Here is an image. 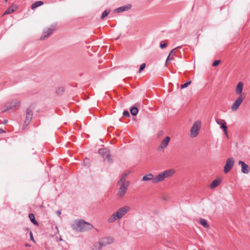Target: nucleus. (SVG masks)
Returning a JSON list of instances; mask_svg holds the SVG:
<instances>
[{
    "label": "nucleus",
    "instance_id": "f257e3e1",
    "mask_svg": "<svg viewBox=\"0 0 250 250\" xmlns=\"http://www.w3.org/2000/svg\"><path fill=\"white\" fill-rule=\"evenodd\" d=\"M72 229L78 232H83L92 229L93 225L88 222H85L83 219L77 220L72 224Z\"/></svg>",
    "mask_w": 250,
    "mask_h": 250
},
{
    "label": "nucleus",
    "instance_id": "f03ea898",
    "mask_svg": "<svg viewBox=\"0 0 250 250\" xmlns=\"http://www.w3.org/2000/svg\"><path fill=\"white\" fill-rule=\"evenodd\" d=\"M130 209V207L128 206H125L122 207L115 213L112 214L108 219L109 223H113L118 219H121Z\"/></svg>",
    "mask_w": 250,
    "mask_h": 250
},
{
    "label": "nucleus",
    "instance_id": "7ed1b4c3",
    "mask_svg": "<svg viewBox=\"0 0 250 250\" xmlns=\"http://www.w3.org/2000/svg\"><path fill=\"white\" fill-rule=\"evenodd\" d=\"M114 239L112 237H105L102 238L98 242L93 246V250H100L103 247L112 244Z\"/></svg>",
    "mask_w": 250,
    "mask_h": 250
},
{
    "label": "nucleus",
    "instance_id": "20e7f679",
    "mask_svg": "<svg viewBox=\"0 0 250 250\" xmlns=\"http://www.w3.org/2000/svg\"><path fill=\"white\" fill-rule=\"evenodd\" d=\"M120 184L121 185V187L118 192V196L120 197H122L125 194L127 188L130 184V182H120L119 185Z\"/></svg>",
    "mask_w": 250,
    "mask_h": 250
},
{
    "label": "nucleus",
    "instance_id": "39448f33",
    "mask_svg": "<svg viewBox=\"0 0 250 250\" xmlns=\"http://www.w3.org/2000/svg\"><path fill=\"white\" fill-rule=\"evenodd\" d=\"M201 126V123L199 121L195 122L190 129V136L192 138L196 137L198 133Z\"/></svg>",
    "mask_w": 250,
    "mask_h": 250
},
{
    "label": "nucleus",
    "instance_id": "423d86ee",
    "mask_svg": "<svg viewBox=\"0 0 250 250\" xmlns=\"http://www.w3.org/2000/svg\"><path fill=\"white\" fill-rule=\"evenodd\" d=\"M98 153L102 156L104 160H107L108 162H111L110 158V153L109 150L106 148H101L99 149Z\"/></svg>",
    "mask_w": 250,
    "mask_h": 250
},
{
    "label": "nucleus",
    "instance_id": "0eeeda50",
    "mask_svg": "<svg viewBox=\"0 0 250 250\" xmlns=\"http://www.w3.org/2000/svg\"><path fill=\"white\" fill-rule=\"evenodd\" d=\"M234 164V159L232 157L228 158L226 161V163L224 166V172L227 173L232 168Z\"/></svg>",
    "mask_w": 250,
    "mask_h": 250
},
{
    "label": "nucleus",
    "instance_id": "6e6552de",
    "mask_svg": "<svg viewBox=\"0 0 250 250\" xmlns=\"http://www.w3.org/2000/svg\"><path fill=\"white\" fill-rule=\"evenodd\" d=\"M33 118V111L29 108H27L26 110L25 120L23 124V126L27 127L30 124Z\"/></svg>",
    "mask_w": 250,
    "mask_h": 250
},
{
    "label": "nucleus",
    "instance_id": "1a4fd4ad",
    "mask_svg": "<svg viewBox=\"0 0 250 250\" xmlns=\"http://www.w3.org/2000/svg\"><path fill=\"white\" fill-rule=\"evenodd\" d=\"M54 30L55 26L51 25L49 28H47L46 30H44L43 31L42 35L40 38V40L41 41H42L49 37L53 33Z\"/></svg>",
    "mask_w": 250,
    "mask_h": 250
},
{
    "label": "nucleus",
    "instance_id": "9d476101",
    "mask_svg": "<svg viewBox=\"0 0 250 250\" xmlns=\"http://www.w3.org/2000/svg\"><path fill=\"white\" fill-rule=\"evenodd\" d=\"M245 97L243 96V95H240L239 97L235 100L233 104L231 106V109L233 111H236L242 103Z\"/></svg>",
    "mask_w": 250,
    "mask_h": 250
},
{
    "label": "nucleus",
    "instance_id": "9b49d317",
    "mask_svg": "<svg viewBox=\"0 0 250 250\" xmlns=\"http://www.w3.org/2000/svg\"><path fill=\"white\" fill-rule=\"evenodd\" d=\"M19 104L20 102L18 100H13L11 102L7 103L5 105L6 108L3 110V112H6L9 109L16 107L17 106L19 105Z\"/></svg>",
    "mask_w": 250,
    "mask_h": 250
},
{
    "label": "nucleus",
    "instance_id": "f8f14e48",
    "mask_svg": "<svg viewBox=\"0 0 250 250\" xmlns=\"http://www.w3.org/2000/svg\"><path fill=\"white\" fill-rule=\"evenodd\" d=\"M170 138L168 136H167L161 143L160 146L158 147V150H160L161 149H163L167 147L168 146L169 142L170 141Z\"/></svg>",
    "mask_w": 250,
    "mask_h": 250
},
{
    "label": "nucleus",
    "instance_id": "ddd939ff",
    "mask_svg": "<svg viewBox=\"0 0 250 250\" xmlns=\"http://www.w3.org/2000/svg\"><path fill=\"white\" fill-rule=\"evenodd\" d=\"M238 164L241 166V171L243 173L247 174L250 172L249 166L243 161H239Z\"/></svg>",
    "mask_w": 250,
    "mask_h": 250
},
{
    "label": "nucleus",
    "instance_id": "4468645a",
    "mask_svg": "<svg viewBox=\"0 0 250 250\" xmlns=\"http://www.w3.org/2000/svg\"><path fill=\"white\" fill-rule=\"evenodd\" d=\"M174 172L175 170L174 169H169L164 171L163 172H162V174L163 175V177L165 179V178H167L172 176L173 174L174 173Z\"/></svg>",
    "mask_w": 250,
    "mask_h": 250
},
{
    "label": "nucleus",
    "instance_id": "2eb2a0df",
    "mask_svg": "<svg viewBox=\"0 0 250 250\" xmlns=\"http://www.w3.org/2000/svg\"><path fill=\"white\" fill-rule=\"evenodd\" d=\"M243 83L241 82H240L238 83L237 84L236 88V94L237 95H242V92L243 90Z\"/></svg>",
    "mask_w": 250,
    "mask_h": 250
},
{
    "label": "nucleus",
    "instance_id": "dca6fc26",
    "mask_svg": "<svg viewBox=\"0 0 250 250\" xmlns=\"http://www.w3.org/2000/svg\"><path fill=\"white\" fill-rule=\"evenodd\" d=\"M164 180V178L163 177L162 173L159 174L157 176L154 177L153 179V183L156 184Z\"/></svg>",
    "mask_w": 250,
    "mask_h": 250
},
{
    "label": "nucleus",
    "instance_id": "f3484780",
    "mask_svg": "<svg viewBox=\"0 0 250 250\" xmlns=\"http://www.w3.org/2000/svg\"><path fill=\"white\" fill-rule=\"evenodd\" d=\"M131 8V5H128L126 6H121L117 8L115 11L117 13H121L124 11H127Z\"/></svg>",
    "mask_w": 250,
    "mask_h": 250
},
{
    "label": "nucleus",
    "instance_id": "a211bd4d",
    "mask_svg": "<svg viewBox=\"0 0 250 250\" xmlns=\"http://www.w3.org/2000/svg\"><path fill=\"white\" fill-rule=\"evenodd\" d=\"M153 179H154L153 175L152 173H149L144 176L142 178V181H146L151 180L153 182Z\"/></svg>",
    "mask_w": 250,
    "mask_h": 250
},
{
    "label": "nucleus",
    "instance_id": "6ab92c4d",
    "mask_svg": "<svg viewBox=\"0 0 250 250\" xmlns=\"http://www.w3.org/2000/svg\"><path fill=\"white\" fill-rule=\"evenodd\" d=\"M17 7L16 6H11L10 7H9L5 11V12L3 14V15H7V14H11V13H13L15 10L16 9H17Z\"/></svg>",
    "mask_w": 250,
    "mask_h": 250
},
{
    "label": "nucleus",
    "instance_id": "aec40b11",
    "mask_svg": "<svg viewBox=\"0 0 250 250\" xmlns=\"http://www.w3.org/2000/svg\"><path fill=\"white\" fill-rule=\"evenodd\" d=\"M221 180L219 179L214 180L210 185V188L212 189L214 188L219 185L220 183Z\"/></svg>",
    "mask_w": 250,
    "mask_h": 250
},
{
    "label": "nucleus",
    "instance_id": "412c9836",
    "mask_svg": "<svg viewBox=\"0 0 250 250\" xmlns=\"http://www.w3.org/2000/svg\"><path fill=\"white\" fill-rule=\"evenodd\" d=\"M29 218L31 222L33 224H34L35 225H36L37 226H39V224H38V222L36 220L35 217V215H34V214L31 213H30L29 214Z\"/></svg>",
    "mask_w": 250,
    "mask_h": 250
},
{
    "label": "nucleus",
    "instance_id": "4be33fe9",
    "mask_svg": "<svg viewBox=\"0 0 250 250\" xmlns=\"http://www.w3.org/2000/svg\"><path fill=\"white\" fill-rule=\"evenodd\" d=\"M43 4V2L42 1H36L32 4L31 8L32 9H34L36 8L37 7H38V6L42 5Z\"/></svg>",
    "mask_w": 250,
    "mask_h": 250
},
{
    "label": "nucleus",
    "instance_id": "5701e85b",
    "mask_svg": "<svg viewBox=\"0 0 250 250\" xmlns=\"http://www.w3.org/2000/svg\"><path fill=\"white\" fill-rule=\"evenodd\" d=\"M130 112L133 116H136L138 113V109L136 106H132L130 109Z\"/></svg>",
    "mask_w": 250,
    "mask_h": 250
},
{
    "label": "nucleus",
    "instance_id": "b1692460",
    "mask_svg": "<svg viewBox=\"0 0 250 250\" xmlns=\"http://www.w3.org/2000/svg\"><path fill=\"white\" fill-rule=\"evenodd\" d=\"M128 174V173H125L122 176V177L121 178V179L119 180V181L117 183V185H119L120 182H129V181L126 180V178L127 177Z\"/></svg>",
    "mask_w": 250,
    "mask_h": 250
},
{
    "label": "nucleus",
    "instance_id": "393cba45",
    "mask_svg": "<svg viewBox=\"0 0 250 250\" xmlns=\"http://www.w3.org/2000/svg\"><path fill=\"white\" fill-rule=\"evenodd\" d=\"M200 223L205 228H208L209 227L207 221L204 219H201L200 220Z\"/></svg>",
    "mask_w": 250,
    "mask_h": 250
},
{
    "label": "nucleus",
    "instance_id": "a878e982",
    "mask_svg": "<svg viewBox=\"0 0 250 250\" xmlns=\"http://www.w3.org/2000/svg\"><path fill=\"white\" fill-rule=\"evenodd\" d=\"M64 91V88L63 87H59L56 89V92L59 95H61L63 94Z\"/></svg>",
    "mask_w": 250,
    "mask_h": 250
},
{
    "label": "nucleus",
    "instance_id": "bb28decb",
    "mask_svg": "<svg viewBox=\"0 0 250 250\" xmlns=\"http://www.w3.org/2000/svg\"><path fill=\"white\" fill-rule=\"evenodd\" d=\"M110 10H106L103 12L101 16V19H104L105 17H106L109 13Z\"/></svg>",
    "mask_w": 250,
    "mask_h": 250
},
{
    "label": "nucleus",
    "instance_id": "cd10ccee",
    "mask_svg": "<svg viewBox=\"0 0 250 250\" xmlns=\"http://www.w3.org/2000/svg\"><path fill=\"white\" fill-rule=\"evenodd\" d=\"M191 83V81H188V82H187V83H185L183 84H182L181 85V89H184V88H186L187 87H188L189 84H190Z\"/></svg>",
    "mask_w": 250,
    "mask_h": 250
},
{
    "label": "nucleus",
    "instance_id": "c85d7f7f",
    "mask_svg": "<svg viewBox=\"0 0 250 250\" xmlns=\"http://www.w3.org/2000/svg\"><path fill=\"white\" fill-rule=\"evenodd\" d=\"M221 128L223 129L224 132H226V131L227 130V126L226 125V123L225 122H224V123L222 124V125H221Z\"/></svg>",
    "mask_w": 250,
    "mask_h": 250
},
{
    "label": "nucleus",
    "instance_id": "c756f323",
    "mask_svg": "<svg viewBox=\"0 0 250 250\" xmlns=\"http://www.w3.org/2000/svg\"><path fill=\"white\" fill-rule=\"evenodd\" d=\"M171 55H170L169 54L168 55V56H167V59L166 60V65H167V63L170 62L173 59V57H171Z\"/></svg>",
    "mask_w": 250,
    "mask_h": 250
},
{
    "label": "nucleus",
    "instance_id": "7c9ffc66",
    "mask_svg": "<svg viewBox=\"0 0 250 250\" xmlns=\"http://www.w3.org/2000/svg\"><path fill=\"white\" fill-rule=\"evenodd\" d=\"M145 67H146V64L145 63H142L141 65H140V69L139 70V71L138 72L139 73H141L142 72V71H143L145 68Z\"/></svg>",
    "mask_w": 250,
    "mask_h": 250
},
{
    "label": "nucleus",
    "instance_id": "2f4dec72",
    "mask_svg": "<svg viewBox=\"0 0 250 250\" xmlns=\"http://www.w3.org/2000/svg\"><path fill=\"white\" fill-rule=\"evenodd\" d=\"M123 115L125 117H129L130 116L129 113L128 111H124L123 112Z\"/></svg>",
    "mask_w": 250,
    "mask_h": 250
},
{
    "label": "nucleus",
    "instance_id": "473e14b6",
    "mask_svg": "<svg viewBox=\"0 0 250 250\" xmlns=\"http://www.w3.org/2000/svg\"><path fill=\"white\" fill-rule=\"evenodd\" d=\"M216 123L218 125H222V123H224V122H225L224 120L220 119H217L216 120Z\"/></svg>",
    "mask_w": 250,
    "mask_h": 250
},
{
    "label": "nucleus",
    "instance_id": "72a5a7b5",
    "mask_svg": "<svg viewBox=\"0 0 250 250\" xmlns=\"http://www.w3.org/2000/svg\"><path fill=\"white\" fill-rule=\"evenodd\" d=\"M220 62V60L215 61L212 64V66H216L219 64Z\"/></svg>",
    "mask_w": 250,
    "mask_h": 250
},
{
    "label": "nucleus",
    "instance_id": "f704fd0d",
    "mask_svg": "<svg viewBox=\"0 0 250 250\" xmlns=\"http://www.w3.org/2000/svg\"><path fill=\"white\" fill-rule=\"evenodd\" d=\"M167 46L166 43H162V42L160 43V47L162 49H164Z\"/></svg>",
    "mask_w": 250,
    "mask_h": 250
},
{
    "label": "nucleus",
    "instance_id": "c9c22d12",
    "mask_svg": "<svg viewBox=\"0 0 250 250\" xmlns=\"http://www.w3.org/2000/svg\"><path fill=\"white\" fill-rule=\"evenodd\" d=\"M29 235H30V238L31 240H32V241L35 242V241L34 240V237H33V233H32V231H30Z\"/></svg>",
    "mask_w": 250,
    "mask_h": 250
},
{
    "label": "nucleus",
    "instance_id": "e433bc0d",
    "mask_svg": "<svg viewBox=\"0 0 250 250\" xmlns=\"http://www.w3.org/2000/svg\"><path fill=\"white\" fill-rule=\"evenodd\" d=\"M56 213H57V215H58V216H60V215H61V211H60V210H57V211H56Z\"/></svg>",
    "mask_w": 250,
    "mask_h": 250
},
{
    "label": "nucleus",
    "instance_id": "4c0bfd02",
    "mask_svg": "<svg viewBox=\"0 0 250 250\" xmlns=\"http://www.w3.org/2000/svg\"><path fill=\"white\" fill-rule=\"evenodd\" d=\"M175 49H172V50L170 52V53H169V54L170 55H172V54H173V51H174V50Z\"/></svg>",
    "mask_w": 250,
    "mask_h": 250
},
{
    "label": "nucleus",
    "instance_id": "58836bf2",
    "mask_svg": "<svg viewBox=\"0 0 250 250\" xmlns=\"http://www.w3.org/2000/svg\"><path fill=\"white\" fill-rule=\"evenodd\" d=\"M25 247H30L31 245L30 244L27 243V244H25Z\"/></svg>",
    "mask_w": 250,
    "mask_h": 250
},
{
    "label": "nucleus",
    "instance_id": "ea45409f",
    "mask_svg": "<svg viewBox=\"0 0 250 250\" xmlns=\"http://www.w3.org/2000/svg\"><path fill=\"white\" fill-rule=\"evenodd\" d=\"M4 132H5V131L4 130H3L2 129H0V133H4Z\"/></svg>",
    "mask_w": 250,
    "mask_h": 250
},
{
    "label": "nucleus",
    "instance_id": "a19ab883",
    "mask_svg": "<svg viewBox=\"0 0 250 250\" xmlns=\"http://www.w3.org/2000/svg\"><path fill=\"white\" fill-rule=\"evenodd\" d=\"M224 133H225V134L226 135V136H227V137L228 138V134L227 130H226V132H224Z\"/></svg>",
    "mask_w": 250,
    "mask_h": 250
},
{
    "label": "nucleus",
    "instance_id": "79ce46f5",
    "mask_svg": "<svg viewBox=\"0 0 250 250\" xmlns=\"http://www.w3.org/2000/svg\"><path fill=\"white\" fill-rule=\"evenodd\" d=\"M7 123V120H5L4 121V124H5Z\"/></svg>",
    "mask_w": 250,
    "mask_h": 250
},
{
    "label": "nucleus",
    "instance_id": "37998d69",
    "mask_svg": "<svg viewBox=\"0 0 250 250\" xmlns=\"http://www.w3.org/2000/svg\"><path fill=\"white\" fill-rule=\"evenodd\" d=\"M8 0H5V1H7Z\"/></svg>",
    "mask_w": 250,
    "mask_h": 250
}]
</instances>
